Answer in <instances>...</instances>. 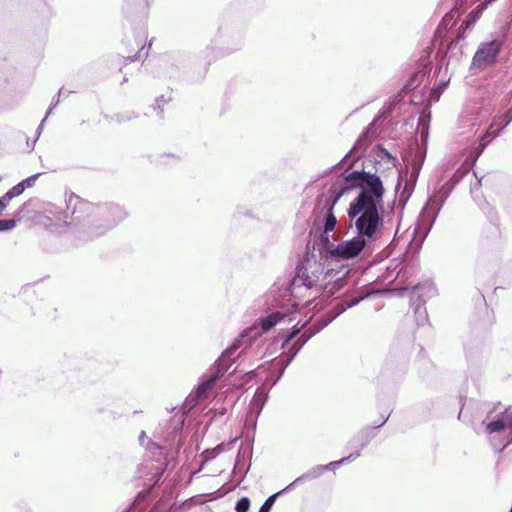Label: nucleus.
<instances>
[{"label":"nucleus","mask_w":512,"mask_h":512,"mask_svg":"<svg viewBox=\"0 0 512 512\" xmlns=\"http://www.w3.org/2000/svg\"><path fill=\"white\" fill-rule=\"evenodd\" d=\"M502 46L503 42L500 39L481 43L473 56L471 67L483 69L492 65L496 61Z\"/></svg>","instance_id":"9d476101"},{"label":"nucleus","mask_w":512,"mask_h":512,"mask_svg":"<svg viewBox=\"0 0 512 512\" xmlns=\"http://www.w3.org/2000/svg\"><path fill=\"white\" fill-rule=\"evenodd\" d=\"M414 292L419 294V296H423V292H426L429 297L433 296L436 293V288L431 283H425L423 285H417L414 288Z\"/></svg>","instance_id":"aec40b11"},{"label":"nucleus","mask_w":512,"mask_h":512,"mask_svg":"<svg viewBox=\"0 0 512 512\" xmlns=\"http://www.w3.org/2000/svg\"><path fill=\"white\" fill-rule=\"evenodd\" d=\"M503 130V127L494 129H488L486 133L482 136L479 145L474 149L473 152L469 155L471 158V165H475L477 159L482 154L486 146L497 136H499L500 132Z\"/></svg>","instance_id":"ddd939ff"},{"label":"nucleus","mask_w":512,"mask_h":512,"mask_svg":"<svg viewBox=\"0 0 512 512\" xmlns=\"http://www.w3.org/2000/svg\"><path fill=\"white\" fill-rule=\"evenodd\" d=\"M118 117H119V121H129V120L135 118L136 116L133 114V115L125 116V117L119 115Z\"/></svg>","instance_id":"f704fd0d"},{"label":"nucleus","mask_w":512,"mask_h":512,"mask_svg":"<svg viewBox=\"0 0 512 512\" xmlns=\"http://www.w3.org/2000/svg\"><path fill=\"white\" fill-rule=\"evenodd\" d=\"M369 296V293L360 294L358 296H354L352 299L345 300L341 303H337L331 311L327 312L318 323L313 324L309 328H307L305 331L302 332V334L294 341L290 349L283 353L281 355V358L279 360V364L282 365V369L280 372L279 377L276 379L274 384L279 380V378L283 375L285 368L292 362V360L295 358V356L298 354V352L301 350V348L305 345V343L316 333L320 332L323 328H325L328 324H330L336 317L341 315L344 311H346L348 308H351L358 303H360L362 300L367 298Z\"/></svg>","instance_id":"39448f33"},{"label":"nucleus","mask_w":512,"mask_h":512,"mask_svg":"<svg viewBox=\"0 0 512 512\" xmlns=\"http://www.w3.org/2000/svg\"><path fill=\"white\" fill-rule=\"evenodd\" d=\"M359 456H360V450L358 449L356 452L351 453L349 456L340 459V461H343V464H345V463H348V462H351V461L357 459Z\"/></svg>","instance_id":"cd10ccee"},{"label":"nucleus","mask_w":512,"mask_h":512,"mask_svg":"<svg viewBox=\"0 0 512 512\" xmlns=\"http://www.w3.org/2000/svg\"><path fill=\"white\" fill-rule=\"evenodd\" d=\"M63 223L71 227L80 241H91L126 218V212L115 204L97 206L71 194L66 200Z\"/></svg>","instance_id":"f257e3e1"},{"label":"nucleus","mask_w":512,"mask_h":512,"mask_svg":"<svg viewBox=\"0 0 512 512\" xmlns=\"http://www.w3.org/2000/svg\"><path fill=\"white\" fill-rule=\"evenodd\" d=\"M47 117H48V116L46 115V116H45V118L41 121L40 125L38 126V129H37V134H38V135H37V138L40 136V134H41V132H42V130H43V128H44V123H45V121H46Z\"/></svg>","instance_id":"2f4dec72"},{"label":"nucleus","mask_w":512,"mask_h":512,"mask_svg":"<svg viewBox=\"0 0 512 512\" xmlns=\"http://www.w3.org/2000/svg\"><path fill=\"white\" fill-rule=\"evenodd\" d=\"M147 451L146 458L137 467L136 475L144 479L143 485L150 490L160 482L165 470L170 465V460H168L164 449L157 443L148 441Z\"/></svg>","instance_id":"0eeeda50"},{"label":"nucleus","mask_w":512,"mask_h":512,"mask_svg":"<svg viewBox=\"0 0 512 512\" xmlns=\"http://www.w3.org/2000/svg\"><path fill=\"white\" fill-rule=\"evenodd\" d=\"M471 165L470 156L466 159L464 168L459 169L454 173L451 178L452 185L448 187V185H443L436 193L429 197L425 207L423 208L420 218H419V229L423 230L425 234L431 230L442 206L445 201L448 199L451 190L453 187L462 179V177L468 173V171L473 167Z\"/></svg>","instance_id":"423d86ee"},{"label":"nucleus","mask_w":512,"mask_h":512,"mask_svg":"<svg viewBox=\"0 0 512 512\" xmlns=\"http://www.w3.org/2000/svg\"><path fill=\"white\" fill-rule=\"evenodd\" d=\"M386 420H387V418H386V419H384V420L382 421V423H381L379 426H382L383 424H385Z\"/></svg>","instance_id":"a19ab883"},{"label":"nucleus","mask_w":512,"mask_h":512,"mask_svg":"<svg viewBox=\"0 0 512 512\" xmlns=\"http://www.w3.org/2000/svg\"><path fill=\"white\" fill-rule=\"evenodd\" d=\"M375 133V128H374V122L371 123L367 129L365 130V132L360 136V138L358 139V141L356 142L354 148H357L358 146H361L363 142H366L368 141V138L373 136V134Z\"/></svg>","instance_id":"412c9836"},{"label":"nucleus","mask_w":512,"mask_h":512,"mask_svg":"<svg viewBox=\"0 0 512 512\" xmlns=\"http://www.w3.org/2000/svg\"><path fill=\"white\" fill-rule=\"evenodd\" d=\"M343 196V191H337V189H330L329 196L326 202V206L328 207L327 213L324 220L323 226V235L321 242L323 243V239L329 237L328 234L335 229L337 224V219L334 214V207L339 199Z\"/></svg>","instance_id":"f8f14e48"},{"label":"nucleus","mask_w":512,"mask_h":512,"mask_svg":"<svg viewBox=\"0 0 512 512\" xmlns=\"http://www.w3.org/2000/svg\"><path fill=\"white\" fill-rule=\"evenodd\" d=\"M20 187L15 188L14 186L9 189L2 197H0V215L6 209L7 204L15 197L20 196Z\"/></svg>","instance_id":"f3484780"},{"label":"nucleus","mask_w":512,"mask_h":512,"mask_svg":"<svg viewBox=\"0 0 512 512\" xmlns=\"http://www.w3.org/2000/svg\"><path fill=\"white\" fill-rule=\"evenodd\" d=\"M240 342L241 338L235 339L234 342L222 352L221 356L212 366L210 375L197 386L194 393L189 395V400L196 402L208 396V393L215 386L216 382L224 375L229 366L235 362L236 358L233 356L240 348Z\"/></svg>","instance_id":"6e6552de"},{"label":"nucleus","mask_w":512,"mask_h":512,"mask_svg":"<svg viewBox=\"0 0 512 512\" xmlns=\"http://www.w3.org/2000/svg\"><path fill=\"white\" fill-rule=\"evenodd\" d=\"M60 102V98L57 96V98H54L52 100V103L48 109V112H47V116H49L51 114V112L53 111V109L59 104Z\"/></svg>","instance_id":"c756f323"},{"label":"nucleus","mask_w":512,"mask_h":512,"mask_svg":"<svg viewBox=\"0 0 512 512\" xmlns=\"http://www.w3.org/2000/svg\"><path fill=\"white\" fill-rule=\"evenodd\" d=\"M415 313L418 315L417 316L418 324L419 325H423L427 321V319H428L425 309H423V311H422L421 307H417Z\"/></svg>","instance_id":"a878e982"},{"label":"nucleus","mask_w":512,"mask_h":512,"mask_svg":"<svg viewBox=\"0 0 512 512\" xmlns=\"http://www.w3.org/2000/svg\"><path fill=\"white\" fill-rule=\"evenodd\" d=\"M277 494H273L269 496L265 502L262 504V506L259 509V512H270L275 500H276Z\"/></svg>","instance_id":"b1692460"},{"label":"nucleus","mask_w":512,"mask_h":512,"mask_svg":"<svg viewBox=\"0 0 512 512\" xmlns=\"http://www.w3.org/2000/svg\"><path fill=\"white\" fill-rule=\"evenodd\" d=\"M504 417L507 421V428H509V434H508V442L507 444L512 443V407L507 408L504 411Z\"/></svg>","instance_id":"4be33fe9"},{"label":"nucleus","mask_w":512,"mask_h":512,"mask_svg":"<svg viewBox=\"0 0 512 512\" xmlns=\"http://www.w3.org/2000/svg\"><path fill=\"white\" fill-rule=\"evenodd\" d=\"M411 170L406 169L404 172L399 173L398 182L396 188L399 189L403 184V189L399 194L398 202L402 208L406 205L409 198L411 197L420 171L426 158V151L417 148L413 154L410 155Z\"/></svg>","instance_id":"1a4fd4ad"},{"label":"nucleus","mask_w":512,"mask_h":512,"mask_svg":"<svg viewBox=\"0 0 512 512\" xmlns=\"http://www.w3.org/2000/svg\"><path fill=\"white\" fill-rule=\"evenodd\" d=\"M250 508V500L248 497L240 498L235 505L236 512H247Z\"/></svg>","instance_id":"5701e85b"},{"label":"nucleus","mask_w":512,"mask_h":512,"mask_svg":"<svg viewBox=\"0 0 512 512\" xmlns=\"http://www.w3.org/2000/svg\"><path fill=\"white\" fill-rule=\"evenodd\" d=\"M374 437L373 430L368 428L361 430L358 432L352 439H351V445L352 447L358 448L359 450L364 449L371 439Z\"/></svg>","instance_id":"4468645a"},{"label":"nucleus","mask_w":512,"mask_h":512,"mask_svg":"<svg viewBox=\"0 0 512 512\" xmlns=\"http://www.w3.org/2000/svg\"><path fill=\"white\" fill-rule=\"evenodd\" d=\"M285 314L276 311L266 317L260 318V325L261 330L257 327H252L250 329L245 330L243 333L239 335L237 339L241 338L240 347L243 345L245 339L249 337V342H251L253 339H255L257 336L261 335L262 333L268 332L271 328H273L280 320L284 319Z\"/></svg>","instance_id":"9b49d317"},{"label":"nucleus","mask_w":512,"mask_h":512,"mask_svg":"<svg viewBox=\"0 0 512 512\" xmlns=\"http://www.w3.org/2000/svg\"><path fill=\"white\" fill-rule=\"evenodd\" d=\"M359 456H360V450L358 449L356 452L351 453L349 456L340 459V461H343V464H345V463H348V462H351V461L357 459Z\"/></svg>","instance_id":"c85d7f7f"},{"label":"nucleus","mask_w":512,"mask_h":512,"mask_svg":"<svg viewBox=\"0 0 512 512\" xmlns=\"http://www.w3.org/2000/svg\"><path fill=\"white\" fill-rule=\"evenodd\" d=\"M148 437L146 436L145 432L143 431L139 436V442L141 445L145 444V440H147Z\"/></svg>","instance_id":"72a5a7b5"},{"label":"nucleus","mask_w":512,"mask_h":512,"mask_svg":"<svg viewBox=\"0 0 512 512\" xmlns=\"http://www.w3.org/2000/svg\"><path fill=\"white\" fill-rule=\"evenodd\" d=\"M356 229V236L343 240L338 244L330 241L329 237L323 239L321 253L331 261L341 262L351 260L370 252V246L380 238L383 224L364 220L359 217L350 219Z\"/></svg>","instance_id":"7ed1b4c3"},{"label":"nucleus","mask_w":512,"mask_h":512,"mask_svg":"<svg viewBox=\"0 0 512 512\" xmlns=\"http://www.w3.org/2000/svg\"><path fill=\"white\" fill-rule=\"evenodd\" d=\"M296 333H297V332H293L291 335H289V337L286 339V342H288L289 340H291V339L295 336V334H296Z\"/></svg>","instance_id":"4c0bfd02"},{"label":"nucleus","mask_w":512,"mask_h":512,"mask_svg":"<svg viewBox=\"0 0 512 512\" xmlns=\"http://www.w3.org/2000/svg\"><path fill=\"white\" fill-rule=\"evenodd\" d=\"M180 446H181V439L179 438L176 443V452L179 450Z\"/></svg>","instance_id":"e433bc0d"},{"label":"nucleus","mask_w":512,"mask_h":512,"mask_svg":"<svg viewBox=\"0 0 512 512\" xmlns=\"http://www.w3.org/2000/svg\"><path fill=\"white\" fill-rule=\"evenodd\" d=\"M355 188L360 191L349 205L348 217H359L384 225L380 210L383 208L385 189L380 177L364 170H355L344 176L343 186L338 191H343L344 195Z\"/></svg>","instance_id":"f03ea898"},{"label":"nucleus","mask_w":512,"mask_h":512,"mask_svg":"<svg viewBox=\"0 0 512 512\" xmlns=\"http://www.w3.org/2000/svg\"><path fill=\"white\" fill-rule=\"evenodd\" d=\"M36 140H37V138L33 141L32 145H31V149L34 148V144H35Z\"/></svg>","instance_id":"ea45409f"},{"label":"nucleus","mask_w":512,"mask_h":512,"mask_svg":"<svg viewBox=\"0 0 512 512\" xmlns=\"http://www.w3.org/2000/svg\"><path fill=\"white\" fill-rule=\"evenodd\" d=\"M131 61H135L137 59L136 55H134L133 57H130L129 58Z\"/></svg>","instance_id":"58836bf2"},{"label":"nucleus","mask_w":512,"mask_h":512,"mask_svg":"<svg viewBox=\"0 0 512 512\" xmlns=\"http://www.w3.org/2000/svg\"><path fill=\"white\" fill-rule=\"evenodd\" d=\"M16 226V221L13 219H0V232L10 231Z\"/></svg>","instance_id":"393cba45"},{"label":"nucleus","mask_w":512,"mask_h":512,"mask_svg":"<svg viewBox=\"0 0 512 512\" xmlns=\"http://www.w3.org/2000/svg\"><path fill=\"white\" fill-rule=\"evenodd\" d=\"M341 271L333 268L325 269L315 255H307L296 268V275L291 282V293L294 296H304L302 289L309 292V297H316L322 291L329 293L341 280Z\"/></svg>","instance_id":"20e7f679"},{"label":"nucleus","mask_w":512,"mask_h":512,"mask_svg":"<svg viewBox=\"0 0 512 512\" xmlns=\"http://www.w3.org/2000/svg\"><path fill=\"white\" fill-rule=\"evenodd\" d=\"M507 428V421L504 417V411L495 420L490 421L486 425V431L488 434L499 433Z\"/></svg>","instance_id":"dca6fc26"},{"label":"nucleus","mask_w":512,"mask_h":512,"mask_svg":"<svg viewBox=\"0 0 512 512\" xmlns=\"http://www.w3.org/2000/svg\"><path fill=\"white\" fill-rule=\"evenodd\" d=\"M70 92H66L63 88H61L58 92V97L61 98V97H66L69 95Z\"/></svg>","instance_id":"c9c22d12"},{"label":"nucleus","mask_w":512,"mask_h":512,"mask_svg":"<svg viewBox=\"0 0 512 512\" xmlns=\"http://www.w3.org/2000/svg\"><path fill=\"white\" fill-rule=\"evenodd\" d=\"M324 473L323 465H316L312 467L310 470L299 476L294 480L293 483L290 484V486H293L297 483H300L304 480H313L319 478Z\"/></svg>","instance_id":"2eb2a0df"},{"label":"nucleus","mask_w":512,"mask_h":512,"mask_svg":"<svg viewBox=\"0 0 512 512\" xmlns=\"http://www.w3.org/2000/svg\"><path fill=\"white\" fill-rule=\"evenodd\" d=\"M47 117H48V116L46 115V116H45V118L41 121L40 125L38 126V129H37V134H38V135H37V138L40 136V134H41V132H42V130H43V128H44V123H45V121H46Z\"/></svg>","instance_id":"473e14b6"},{"label":"nucleus","mask_w":512,"mask_h":512,"mask_svg":"<svg viewBox=\"0 0 512 512\" xmlns=\"http://www.w3.org/2000/svg\"><path fill=\"white\" fill-rule=\"evenodd\" d=\"M40 173H36L34 175H31L22 181H20L18 184H16L14 187L19 188L20 187V194H22L26 188L32 187L35 184V181L40 176Z\"/></svg>","instance_id":"6ab92c4d"},{"label":"nucleus","mask_w":512,"mask_h":512,"mask_svg":"<svg viewBox=\"0 0 512 512\" xmlns=\"http://www.w3.org/2000/svg\"><path fill=\"white\" fill-rule=\"evenodd\" d=\"M512 121V113L508 112L504 116L495 117L493 119V122L490 125V129H494V127L500 128L503 127V129Z\"/></svg>","instance_id":"a211bd4d"},{"label":"nucleus","mask_w":512,"mask_h":512,"mask_svg":"<svg viewBox=\"0 0 512 512\" xmlns=\"http://www.w3.org/2000/svg\"><path fill=\"white\" fill-rule=\"evenodd\" d=\"M166 101L164 100L163 97H159L156 99L155 101V106H154V109H160L161 108V105L164 104Z\"/></svg>","instance_id":"7c9ffc66"},{"label":"nucleus","mask_w":512,"mask_h":512,"mask_svg":"<svg viewBox=\"0 0 512 512\" xmlns=\"http://www.w3.org/2000/svg\"><path fill=\"white\" fill-rule=\"evenodd\" d=\"M341 465H343V461H340V460L332 461L326 465H323V469H324V471L335 470V469L339 468Z\"/></svg>","instance_id":"bb28decb"}]
</instances>
